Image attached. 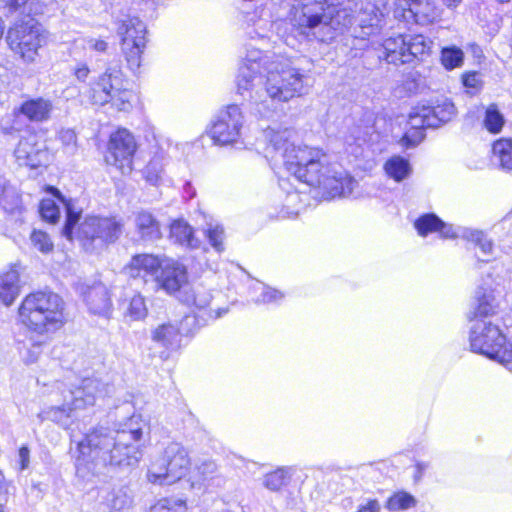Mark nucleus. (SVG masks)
Returning <instances> with one entry per match:
<instances>
[{
  "label": "nucleus",
  "mask_w": 512,
  "mask_h": 512,
  "mask_svg": "<svg viewBox=\"0 0 512 512\" xmlns=\"http://www.w3.org/2000/svg\"><path fill=\"white\" fill-rule=\"evenodd\" d=\"M289 185L290 184H289L288 179H280L279 180L280 188L287 193L286 205L288 207H291V206L294 207L295 204L300 201V195L297 192H291L289 190Z\"/></svg>",
  "instance_id": "56"
},
{
  "label": "nucleus",
  "mask_w": 512,
  "mask_h": 512,
  "mask_svg": "<svg viewBox=\"0 0 512 512\" xmlns=\"http://www.w3.org/2000/svg\"><path fill=\"white\" fill-rule=\"evenodd\" d=\"M52 109L53 104L49 99L39 97L25 101L20 112L31 121L43 122L49 119Z\"/></svg>",
  "instance_id": "25"
},
{
  "label": "nucleus",
  "mask_w": 512,
  "mask_h": 512,
  "mask_svg": "<svg viewBox=\"0 0 512 512\" xmlns=\"http://www.w3.org/2000/svg\"><path fill=\"white\" fill-rule=\"evenodd\" d=\"M283 297L284 294L281 291L262 286V292L256 301L261 303H277L281 301Z\"/></svg>",
  "instance_id": "53"
},
{
  "label": "nucleus",
  "mask_w": 512,
  "mask_h": 512,
  "mask_svg": "<svg viewBox=\"0 0 512 512\" xmlns=\"http://www.w3.org/2000/svg\"><path fill=\"white\" fill-rule=\"evenodd\" d=\"M77 289L92 314L104 316L109 313L111 301L108 289L103 283H81Z\"/></svg>",
  "instance_id": "19"
},
{
  "label": "nucleus",
  "mask_w": 512,
  "mask_h": 512,
  "mask_svg": "<svg viewBox=\"0 0 512 512\" xmlns=\"http://www.w3.org/2000/svg\"><path fill=\"white\" fill-rule=\"evenodd\" d=\"M424 132L421 129L411 128L402 137L401 143L403 146L410 148L415 147L424 139Z\"/></svg>",
  "instance_id": "51"
},
{
  "label": "nucleus",
  "mask_w": 512,
  "mask_h": 512,
  "mask_svg": "<svg viewBox=\"0 0 512 512\" xmlns=\"http://www.w3.org/2000/svg\"><path fill=\"white\" fill-rule=\"evenodd\" d=\"M387 176L396 182H402L412 174L410 161L400 155L390 157L384 164Z\"/></svg>",
  "instance_id": "29"
},
{
  "label": "nucleus",
  "mask_w": 512,
  "mask_h": 512,
  "mask_svg": "<svg viewBox=\"0 0 512 512\" xmlns=\"http://www.w3.org/2000/svg\"><path fill=\"white\" fill-rule=\"evenodd\" d=\"M178 299L185 303L188 306H195L198 309L206 308L211 299L212 295L209 290H207L202 285H197L193 287H186L181 295H177Z\"/></svg>",
  "instance_id": "30"
},
{
  "label": "nucleus",
  "mask_w": 512,
  "mask_h": 512,
  "mask_svg": "<svg viewBox=\"0 0 512 512\" xmlns=\"http://www.w3.org/2000/svg\"><path fill=\"white\" fill-rule=\"evenodd\" d=\"M428 106H421L413 109V111L409 114L408 124L411 128L421 129L422 131L425 128H430L428 126V113L429 112Z\"/></svg>",
  "instance_id": "45"
},
{
  "label": "nucleus",
  "mask_w": 512,
  "mask_h": 512,
  "mask_svg": "<svg viewBox=\"0 0 512 512\" xmlns=\"http://www.w3.org/2000/svg\"><path fill=\"white\" fill-rule=\"evenodd\" d=\"M216 468V464L213 461H207L198 467V472L203 475L204 480H208L216 471Z\"/></svg>",
  "instance_id": "59"
},
{
  "label": "nucleus",
  "mask_w": 512,
  "mask_h": 512,
  "mask_svg": "<svg viewBox=\"0 0 512 512\" xmlns=\"http://www.w3.org/2000/svg\"><path fill=\"white\" fill-rule=\"evenodd\" d=\"M105 504L111 511L123 512L131 507L132 498L126 489H114L107 494Z\"/></svg>",
  "instance_id": "36"
},
{
  "label": "nucleus",
  "mask_w": 512,
  "mask_h": 512,
  "mask_svg": "<svg viewBox=\"0 0 512 512\" xmlns=\"http://www.w3.org/2000/svg\"><path fill=\"white\" fill-rule=\"evenodd\" d=\"M170 239L181 246L195 249L200 241L194 237L192 227L184 220H175L170 225Z\"/></svg>",
  "instance_id": "27"
},
{
  "label": "nucleus",
  "mask_w": 512,
  "mask_h": 512,
  "mask_svg": "<svg viewBox=\"0 0 512 512\" xmlns=\"http://www.w3.org/2000/svg\"><path fill=\"white\" fill-rule=\"evenodd\" d=\"M79 93H80V91L76 86H68L63 91V96L65 97L66 100H69V99H72L75 96H77Z\"/></svg>",
  "instance_id": "63"
},
{
  "label": "nucleus",
  "mask_w": 512,
  "mask_h": 512,
  "mask_svg": "<svg viewBox=\"0 0 512 512\" xmlns=\"http://www.w3.org/2000/svg\"><path fill=\"white\" fill-rule=\"evenodd\" d=\"M164 172V157L155 155L147 164L144 170V176L151 185H158Z\"/></svg>",
  "instance_id": "37"
},
{
  "label": "nucleus",
  "mask_w": 512,
  "mask_h": 512,
  "mask_svg": "<svg viewBox=\"0 0 512 512\" xmlns=\"http://www.w3.org/2000/svg\"><path fill=\"white\" fill-rule=\"evenodd\" d=\"M382 53L379 58L384 59L386 62L399 65L404 64L405 51V37L398 35L396 37L387 38L382 44Z\"/></svg>",
  "instance_id": "28"
},
{
  "label": "nucleus",
  "mask_w": 512,
  "mask_h": 512,
  "mask_svg": "<svg viewBox=\"0 0 512 512\" xmlns=\"http://www.w3.org/2000/svg\"><path fill=\"white\" fill-rule=\"evenodd\" d=\"M67 211V219L65 226L63 228V234L68 238H72V233L75 225L78 223L80 215L78 212H75L70 204H66Z\"/></svg>",
  "instance_id": "52"
},
{
  "label": "nucleus",
  "mask_w": 512,
  "mask_h": 512,
  "mask_svg": "<svg viewBox=\"0 0 512 512\" xmlns=\"http://www.w3.org/2000/svg\"><path fill=\"white\" fill-rule=\"evenodd\" d=\"M62 406L50 407L39 414L41 420H50L66 430H71V447L76 473L81 477L87 474L101 473L108 467H130L136 465L141 457V440L149 429L148 423L139 414H133L123 423L115 427L97 426L84 434L81 440L76 439L72 425L76 417L71 399L64 396Z\"/></svg>",
  "instance_id": "1"
},
{
  "label": "nucleus",
  "mask_w": 512,
  "mask_h": 512,
  "mask_svg": "<svg viewBox=\"0 0 512 512\" xmlns=\"http://www.w3.org/2000/svg\"><path fill=\"white\" fill-rule=\"evenodd\" d=\"M415 504L416 501L412 495L406 492H398L388 499L386 507L390 511H399L413 507Z\"/></svg>",
  "instance_id": "41"
},
{
  "label": "nucleus",
  "mask_w": 512,
  "mask_h": 512,
  "mask_svg": "<svg viewBox=\"0 0 512 512\" xmlns=\"http://www.w3.org/2000/svg\"><path fill=\"white\" fill-rule=\"evenodd\" d=\"M59 141L63 145L64 153L73 155L76 150V134L71 129H63L58 135Z\"/></svg>",
  "instance_id": "50"
},
{
  "label": "nucleus",
  "mask_w": 512,
  "mask_h": 512,
  "mask_svg": "<svg viewBox=\"0 0 512 512\" xmlns=\"http://www.w3.org/2000/svg\"><path fill=\"white\" fill-rule=\"evenodd\" d=\"M39 212L41 217L50 222L56 223L60 217V209L53 199L47 198L40 202Z\"/></svg>",
  "instance_id": "46"
},
{
  "label": "nucleus",
  "mask_w": 512,
  "mask_h": 512,
  "mask_svg": "<svg viewBox=\"0 0 512 512\" xmlns=\"http://www.w3.org/2000/svg\"><path fill=\"white\" fill-rule=\"evenodd\" d=\"M414 227L422 237L437 232L442 238L455 239L458 233V226L443 222L433 213L424 214L417 218Z\"/></svg>",
  "instance_id": "21"
},
{
  "label": "nucleus",
  "mask_w": 512,
  "mask_h": 512,
  "mask_svg": "<svg viewBox=\"0 0 512 512\" xmlns=\"http://www.w3.org/2000/svg\"><path fill=\"white\" fill-rule=\"evenodd\" d=\"M428 468V464L424 462H418L416 464V469L419 475H421Z\"/></svg>",
  "instance_id": "64"
},
{
  "label": "nucleus",
  "mask_w": 512,
  "mask_h": 512,
  "mask_svg": "<svg viewBox=\"0 0 512 512\" xmlns=\"http://www.w3.org/2000/svg\"><path fill=\"white\" fill-rule=\"evenodd\" d=\"M49 32L33 17L16 21L7 33L9 48L25 63H34L39 51L49 42Z\"/></svg>",
  "instance_id": "8"
},
{
  "label": "nucleus",
  "mask_w": 512,
  "mask_h": 512,
  "mask_svg": "<svg viewBox=\"0 0 512 512\" xmlns=\"http://www.w3.org/2000/svg\"><path fill=\"white\" fill-rule=\"evenodd\" d=\"M135 233L144 242H154L162 237L161 226L149 211L141 210L133 214Z\"/></svg>",
  "instance_id": "22"
},
{
  "label": "nucleus",
  "mask_w": 512,
  "mask_h": 512,
  "mask_svg": "<svg viewBox=\"0 0 512 512\" xmlns=\"http://www.w3.org/2000/svg\"><path fill=\"white\" fill-rule=\"evenodd\" d=\"M190 467L186 449L173 442L166 446L163 453L152 461L148 470V479L154 484H173L184 477Z\"/></svg>",
  "instance_id": "9"
},
{
  "label": "nucleus",
  "mask_w": 512,
  "mask_h": 512,
  "mask_svg": "<svg viewBox=\"0 0 512 512\" xmlns=\"http://www.w3.org/2000/svg\"><path fill=\"white\" fill-rule=\"evenodd\" d=\"M464 61V53L458 47H446L441 52V62L447 70L460 67Z\"/></svg>",
  "instance_id": "40"
},
{
  "label": "nucleus",
  "mask_w": 512,
  "mask_h": 512,
  "mask_svg": "<svg viewBox=\"0 0 512 512\" xmlns=\"http://www.w3.org/2000/svg\"><path fill=\"white\" fill-rule=\"evenodd\" d=\"M262 74H265L263 87L256 90L251 99L263 116L282 111L283 104L309 91L308 75L293 67L287 59L247 48L238 70V92L243 95L251 90Z\"/></svg>",
  "instance_id": "3"
},
{
  "label": "nucleus",
  "mask_w": 512,
  "mask_h": 512,
  "mask_svg": "<svg viewBox=\"0 0 512 512\" xmlns=\"http://www.w3.org/2000/svg\"><path fill=\"white\" fill-rule=\"evenodd\" d=\"M109 154L106 161L116 166L123 174L132 171V159L136 151L134 136L126 129H119L110 136Z\"/></svg>",
  "instance_id": "13"
},
{
  "label": "nucleus",
  "mask_w": 512,
  "mask_h": 512,
  "mask_svg": "<svg viewBox=\"0 0 512 512\" xmlns=\"http://www.w3.org/2000/svg\"><path fill=\"white\" fill-rule=\"evenodd\" d=\"M424 87V79L417 71H411L405 75L403 88L410 94L418 93Z\"/></svg>",
  "instance_id": "49"
},
{
  "label": "nucleus",
  "mask_w": 512,
  "mask_h": 512,
  "mask_svg": "<svg viewBox=\"0 0 512 512\" xmlns=\"http://www.w3.org/2000/svg\"><path fill=\"white\" fill-rule=\"evenodd\" d=\"M340 0H294L287 20L299 41L327 42L350 27L354 17Z\"/></svg>",
  "instance_id": "4"
},
{
  "label": "nucleus",
  "mask_w": 512,
  "mask_h": 512,
  "mask_svg": "<svg viewBox=\"0 0 512 512\" xmlns=\"http://www.w3.org/2000/svg\"><path fill=\"white\" fill-rule=\"evenodd\" d=\"M92 105L103 106L110 103L118 111L127 112L132 108L135 95L128 88V82L118 67H108L83 93Z\"/></svg>",
  "instance_id": "6"
},
{
  "label": "nucleus",
  "mask_w": 512,
  "mask_h": 512,
  "mask_svg": "<svg viewBox=\"0 0 512 512\" xmlns=\"http://www.w3.org/2000/svg\"><path fill=\"white\" fill-rule=\"evenodd\" d=\"M244 122L241 108L235 104L228 105L217 114L209 135L216 145L247 148V144L242 139Z\"/></svg>",
  "instance_id": "10"
},
{
  "label": "nucleus",
  "mask_w": 512,
  "mask_h": 512,
  "mask_svg": "<svg viewBox=\"0 0 512 512\" xmlns=\"http://www.w3.org/2000/svg\"><path fill=\"white\" fill-rule=\"evenodd\" d=\"M396 11H408L414 20L421 25H427L440 17L439 9L432 0H395Z\"/></svg>",
  "instance_id": "20"
},
{
  "label": "nucleus",
  "mask_w": 512,
  "mask_h": 512,
  "mask_svg": "<svg viewBox=\"0 0 512 512\" xmlns=\"http://www.w3.org/2000/svg\"><path fill=\"white\" fill-rule=\"evenodd\" d=\"M290 129L264 130L268 141L265 157L277 166L282 164L298 181L321 190L325 198L350 196L357 182L329 154L317 147L296 146Z\"/></svg>",
  "instance_id": "2"
},
{
  "label": "nucleus",
  "mask_w": 512,
  "mask_h": 512,
  "mask_svg": "<svg viewBox=\"0 0 512 512\" xmlns=\"http://www.w3.org/2000/svg\"><path fill=\"white\" fill-rule=\"evenodd\" d=\"M0 206L8 213H15L21 209V199L18 192L11 187L0 200Z\"/></svg>",
  "instance_id": "48"
},
{
  "label": "nucleus",
  "mask_w": 512,
  "mask_h": 512,
  "mask_svg": "<svg viewBox=\"0 0 512 512\" xmlns=\"http://www.w3.org/2000/svg\"><path fill=\"white\" fill-rule=\"evenodd\" d=\"M156 281L159 286L168 294L181 295L187 287V269L174 259H163L162 266L156 275Z\"/></svg>",
  "instance_id": "17"
},
{
  "label": "nucleus",
  "mask_w": 512,
  "mask_h": 512,
  "mask_svg": "<svg viewBox=\"0 0 512 512\" xmlns=\"http://www.w3.org/2000/svg\"><path fill=\"white\" fill-rule=\"evenodd\" d=\"M149 512H186V505L181 499L163 498L154 504Z\"/></svg>",
  "instance_id": "43"
},
{
  "label": "nucleus",
  "mask_w": 512,
  "mask_h": 512,
  "mask_svg": "<svg viewBox=\"0 0 512 512\" xmlns=\"http://www.w3.org/2000/svg\"><path fill=\"white\" fill-rule=\"evenodd\" d=\"M89 73H90V69L88 68V66L84 63H80L78 64L75 69H74V75L75 77L81 81V82H85L86 79L88 78L89 76Z\"/></svg>",
  "instance_id": "61"
},
{
  "label": "nucleus",
  "mask_w": 512,
  "mask_h": 512,
  "mask_svg": "<svg viewBox=\"0 0 512 512\" xmlns=\"http://www.w3.org/2000/svg\"><path fill=\"white\" fill-rule=\"evenodd\" d=\"M456 238H463L469 242L474 243L480 248L484 257L492 255L493 243L490 239L487 238L483 231L458 226V233Z\"/></svg>",
  "instance_id": "31"
},
{
  "label": "nucleus",
  "mask_w": 512,
  "mask_h": 512,
  "mask_svg": "<svg viewBox=\"0 0 512 512\" xmlns=\"http://www.w3.org/2000/svg\"><path fill=\"white\" fill-rule=\"evenodd\" d=\"M41 352V344L33 343L30 348H27V352L23 355V359L26 363H34L38 360Z\"/></svg>",
  "instance_id": "57"
},
{
  "label": "nucleus",
  "mask_w": 512,
  "mask_h": 512,
  "mask_svg": "<svg viewBox=\"0 0 512 512\" xmlns=\"http://www.w3.org/2000/svg\"><path fill=\"white\" fill-rule=\"evenodd\" d=\"M121 38V51L129 69L136 72L142 62L147 44L146 24L137 16H128L117 28Z\"/></svg>",
  "instance_id": "11"
},
{
  "label": "nucleus",
  "mask_w": 512,
  "mask_h": 512,
  "mask_svg": "<svg viewBox=\"0 0 512 512\" xmlns=\"http://www.w3.org/2000/svg\"><path fill=\"white\" fill-rule=\"evenodd\" d=\"M427 48L428 46L425 43V39L422 35L410 37L409 40L405 38L406 54H402V56H404V64L409 63L415 57L424 54Z\"/></svg>",
  "instance_id": "38"
},
{
  "label": "nucleus",
  "mask_w": 512,
  "mask_h": 512,
  "mask_svg": "<svg viewBox=\"0 0 512 512\" xmlns=\"http://www.w3.org/2000/svg\"><path fill=\"white\" fill-rule=\"evenodd\" d=\"M462 83L468 89L479 90L482 85L481 75L478 72H466L462 76Z\"/></svg>",
  "instance_id": "54"
},
{
  "label": "nucleus",
  "mask_w": 512,
  "mask_h": 512,
  "mask_svg": "<svg viewBox=\"0 0 512 512\" xmlns=\"http://www.w3.org/2000/svg\"><path fill=\"white\" fill-rule=\"evenodd\" d=\"M195 321L196 316L186 315L182 319L180 327H176L170 323L159 325L152 331V340L167 350L175 351L181 345V336L183 334H190V331L186 330L185 327L193 325Z\"/></svg>",
  "instance_id": "18"
},
{
  "label": "nucleus",
  "mask_w": 512,
  "mask_h": 512,
  "mask_svg": "<svg viewBox=\"0 0 512 512\" xmlns=\"http://www.w3.org/2000/svg\"><path fill=\"white\" fill-rule=\"evenodd\" d=\"M293 473L291 467L278 468L264 476L263 485L270 491H279L290 482Z\"/></svg>",
  "instance_id": "35"
},
{
  "label": "nucleus",
  "mask_w": 512,
  "mask_h": 512,
  "mask_svg": "<svg viewBox=\"0 0 512 512\" xmlns=\"http://www.w3.org/2000/svg\"><path fill=\"white\" fill-rule=\"evenodd\" d=\"M52 3L53 0H0V9L7 17L15 14L30 17L32 14H44Z\"/></svg>",
  "instance_id": "23"
},
{
  "label": "nucleus",
  "mask_w": 512,
  "mask_h": 512,
  "mask_svg": "<svg viewBox=\"0 0 512 512\" xmlns=\"http://www.w3.org/2000/svg\"><path fill=\"white\" fill-rule=\"evenodd\" d=\"M123 223L115 217L88 216L78 227V238L86 250L104 247L122 234Z\"/></svg>",
  "instance_id": "12"
},
{
  "label": "nucleus",
  "mask_w": 512,
  "mask_h": 512,
  "mask_svg": "<svg viewBox=\"0 0 512 512\" xmlns=\"http://www.w3.org/2000/svg\"><path fill=\"white\" fill-rule=\"evenodd\" d=\"M493 161L505 170H512V139L501 138L492 146Z\"/></svg>",
  "instance_id": "32"
},
{
  "label": "nucleus",
  "mask_w": 512,
  "mask_h": 512,
  "mask_svg": "<svg viewBox=\"0 0 512 512\" xmlns=\"http://www.w3.org/2000/svg\"><path fill=\"white\" fill-rule=\"evenodd\" d=\"M18 321L38 335L55 332L66 322L65 303L52 291L30 293L18 308Z\"/></svg>",
  "instance_id": "5"
},
{
  "label": "nucleus",
  "mask_w": 512,
  "mask_h": 512,
  "mask_svg": "<svg viewBox=\"0 0 512 512\" xmlns=\"http://www.w3.org/2000/svg\"><path fill=\"white\" fill-rule=\"evenodd\" d=\"M484 125L491 133H499L501 131L504 125V117L495 105H490L487 108Z\"/></svg>",
  "instance_id": "42"
},
{
  "label": "nucleus",
  "mask_w": 512,
  "mask_h": 512,
  "mask_svg": "<svg viewBox=\"0 0 512 512\" xmlns=\"http://www.w3.org/2000/svg\"><path fill=\"white\" fill-rule=\"evenodd\" d=\"M147 312L145 299L140 294L133 295L125 307V315L129 316L131 320L143 319Z\"/></svg>",
  "instance_id": "39"
},
{
  "label": "nucleus",
  "mask_w": 512,
  "mask_h": 512,
  "mask_svg": "<svg viewBox=\"0 0 512 512\" xmlns=\"http://www.w3.org/2000/svg\"><path fill=\"white\" fill-rule=\"evenodd\" d=\"M16 161L20 166L35 169L48 164L49 151L45 142L36 133L22 136L14 150Z\"/></svg>",
  "instance_id": "14"
},
{
  "label": "nucleus",
  "mask_w": 512,
  "mask_h": 512,
  "mask_svg": "<svg viewBox=\"0 0 512 512\" xmlns=\"http://www.w3.org/2000/svg\"><path fill=\"white\" fill-rule=\"evenodd\" d=\"M162 260L150 254H140L134 256L125 269L131 277H145L148 274L156 277Z\"/></svg>",
  "instance_id": "24"
},
{
  "label": "nucleus",
  "mask_w": 512,
  "mask_h": 512,
  "mask_svg": "<svg viewBox=\"0 0 512 512\" xmlns=\"http://www.w3.org/2000/svg\"><path fill=\"white\" fill-rule=\"evenodd\" d=\"M356 26L354 36L360 39H366L372 35L378 34L383 26L384 13L371 0L362 1L357 14L354 16Z\"/></svg>",
  "instance_id": "16"
},
{
  "label": "nucleus",
  "mask_w": 512,
  "mask_h": 512,
  "mask_svg": "<svg viewBox=\"0 0 512 512\" xmlns=\"http://www.w3.org/2000/svg\"><path fill=\"white\" fill-rule=\"evenodd\" d=\"M470 349L504 366L512 362V343L500 328L486 319H476L470 326Z\"/></svg>",
  "instance_id": "7"
},
{
  "label": "nucleus",
  "mask_w": 512,
  "mask_h": 512,
  "mask_svg": "<svg viewBox=\"0 0 512 512\" xmlns=\"http://www.w3.org/2000/svg\"><path fill=\"white\" fill-rule=\"evenodd\" d=\"M475 298L477 301V306L473 312V318H470L473 320V322L476 319H485L489 315H493L496 312L498 304L491 291L487 292L479 289L476 291Z\"/></svg>",
  "instance_id": "33"
},
{
  "label": "nucleus",
  "mask_w": 512,
  "mask_h": 512,
  "mask_svg": "<svg viewBox=\"0 0 512 512\" xmlns=\"http://www.w3.org/2000/svg\"><path fill=\"white\" fill-rule=\"evenodd\" d=\"M111 392V387L96 377H88L80 380L68 391L71 405L75 409H85L94 406L97 401L103 400Z\"/></svg>",
  "instance_id": "15"
},
{
  "label": "nucleus",
  "mask_w": 512,
  "mask_h": 512,
  "mask_svg": "<svg viewBox=\"0 0 512 512\" xmlns=\"http://www.w3.org/2000/svg\"><path fill=\"white\" fill-rule=\"evenodd\" d=\"M84 47L97 52H105L107 50L108 43L102 39L88 38L85 40Z\"/></svg>",
  "instance_id": "58"
},
{
  "label": "nucleus",
  "mask_w": 512,
  "mask_h": 512,
  "mask_svg": "<svg viewBox=\"0 0 512 512\" xmlns=\"http://www.w3.org/2000/svg\"><path fill=\"white\" fill-rule=\"evenodd\" d=\"M32 246L43 254H48L53 251L54 244L50 236L41 230H34L30 235Z\"/></svg>",
  "instance_id": "44"
},
{
  "label": "nucleus",
  "mask_w": 512,
  "mask_h": 512,
  "mask_svg": "<svg viewBox=\"0 0 512 512\" xmlns=\"http://www.w3.org/2000/svg\"><path fill=\"white\" fill-rule=\"evenodd\" d=\"M13 489L12 483L5 478L3 472L0 470V503H3V507H5L8 502Z\"/></svg>",
  "instance_id": "55"
},
{
  "label": "nucleus",
  "mask_w": 512,
  "mask_h": 512,
  "mask_svg": "<svg viewBox=\"0 0 512 512\" xmlns=\"http://www.w3.org/2000/svg\"><path fill=\"white\" fill-rule=\"evenodd\" d=\"M19 272L16 268H11L5 273L0 274V300L6 306L11 305L19 295Z\"/></svg>",
  "instance_id": "26"
},
{
  "label": "nucleus",
  "mask_w": 512,
  "mask_h": 512,
  "mask_svg": "<svg viewBox=\"0 0 512 512\" xmlns=\"http://www.w3.org/2000/svg\"><path fill=\"white\" fill-rule=\"evenodd\" d=\"M357 512H380V505L377 500H369L365 505H361Z\"/></svg>",
  "instance_id": "62"
},
{
  "label": "nucleus",
  "mask_w": 512,
  "mask_h": 512,
  "mask_svg": "<svg viewBox=\"0 0 512 512\" xmlns=\"http://www.w3.org/2000/svg\"><path fill=\"white\" fill-rule=\"evenodd\" d=\"M206 236L211 246L217 251L222 252L224 250L223 239L224 229L218 224H208L205 229Z\"/></svg>",
  "instance_id": "47"
},
{
  "label": "nucleus",
  "mask_w": 512,
  "mask_h": 512,
  "mask_svg": "<svg viewBox=\"0 0 512 512\" xmlns=\"http://www.w3.org/2000/svg\"><path fill=\"white\" fill-rule=\"evenodd\" d=\"M429 112L428 123L429 127L436 128L441 124L446 123L455 115V106L452 102L445 100L443 103L436 106H428Z\"/></svg>",
  "instance_id": "34"
},
{
  "label": "nucleus",
  "mask_w": 512,
  "mask_h": 512,
  "mask_svg": "<svg viewBox=\"0 0 512 512\" xmlns=\"http://www.w3.org/2000/svg\"><path fill=\"white\" fill-rule=\"evenodd\" d=\"M20 470L23 471L29 467L30 451L28 447L22 446L18 453Z\"/></svg>",
  "instance_id": "60"
}]
</instances>
